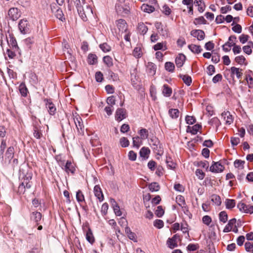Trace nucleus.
Instances as JSON below:
<instances>
[{"label": "nucleus", "instance_id": "17", "mask_svg": "<svg viewBox=\"0 0 253 253\" xmlns=\"http://www.w3.org/2000/svg\"><path fill=\"white\" fill-rule=\"evenodd\" d=\"M14 154V147L13 146L9 147L5 153V162L7 161L8 163H11V160L13 158Z\"/></svg>", "mask_w": 253, "mask_h": 253}, {"label": "nucleus", "instance_id": "37", "mask_svg": "<svg viewBox=\"0 0 253 253\" xmlns=\"http://www.w3.org/2000/svg\"><path fill=\"white\" fill-rule=\"evenodd\" d=\"M141 8L142 11L147 13H151L155 10L154 6L145 3L142 5Z\"/></svg>", "mask_w": 253, "mask_h": 253}, {"label": "nucleus", "instance_id": "64", "mask_svg": "<svg viewBox=\"0 0 253 253\" xmlns=\"http://www.w3.org/2000/svg\"><path fill=\"white\" fill-rule=\"evenodd\" d=\"M233 147L237 146L240 142V139L238 137H232L230 140Z\"/></svg>", "mask_w": 253, "mask_h": 253}, {"label": "nucleus", "instance_id": "24", "mask_svg": "<svg viewBox=\"0 0 253 253\" xmlns=\"http://www.w3.org/2000/svg\"><path fill=\"white\" fill-rule=\"evenodd\" d=\"M182 3L187 6L188 13L191 15L193 14V0H182Z\"/></svg>", "mask_w": 253, "mask_h": 253}, {"label": "nucleus", "instance_id": "32", "mask_svg": "<svg viewBox=\"0 0 253 253\" xmlns=\"http://www.w3.org/2000/svg\"><path fill=\"white\" fill-rule=\"evenodd\" d=\"M211 201L215 205L219 206L221 204V200L219 196L216 194H212L211 197Z\"/></svg>", "mask_w": 253, "mask_h": 253}, {"label": "nucleus", "instance_id": "61", "mask_svg": "<svg viewBox=\"0 0 253 253\" xmlns=\"http://www.w3.org/2000/svg\"><path fill=\"white\" fill-rule=\"evenodd\" d=\"M203 222L209 226L212 221L211 217L209 215H205L202 218Z\"/></svg>", "mask_w": 253, "mask_h": 253}, {"label": "nucleus", "instance_id": "5", "mask_svg": "<svg viewBox=\"0 0 253 253\" xmlns=\"http://www.w3.org/2000/svg\"><path fill=\"white\" fill-rule=\"evenodd\" d=\"M30 25L26 19H21L20 20L18 24V28L20 32L23 34H26L29 33Z\"/></svg>", "mask_w": 253, "mask_h": 253}, {"label": "nucleus", "instance_id": "40", "mask_svg": "<svg viewBox=\"0 0 253 253\" xmlns=\"http://www.w3.org/2000/svg\"><path fill=\"white\" fill-rule=\"evenodd\" d=\"M87 62L90 65H93L97 62V57L95 54H89L87 58Z\"/></svg>", "mask_w": 253, "mask_h": 253}, {"label": "nucleus", "instance_id": "7", "mask_svg": "<svg viewBox=\"0 0 253 253\" xmlns=\"http://www.w3.org/2000/svg\"><path fill=\"white\" fill-rule=\"evenodd\" d=\"M224 166L220 162H213L212 165L210 167V171L214 172L219 173L222 172L224 169Z\"/></svg>", "mask_w": 253, "mask_h": 253}, {"label": "nucleus", "instance_id": "8", "mask_svg": "<svg viewBox=\"0 0 253 253\" xmlns=\"http://www.w3.org/2000/svg\"><path fill=\"white\" fill-rule=\"evenodd\" d=\"M221 119L226 125H231L234 121V117L229 111H225L221 114Z\"/></svg>", "mask_w": 253, "mask_h": 253}, {"label": "nucleus", "instance_id": "22", "mask_svg": "<svg viewBox=\"0 0 253 253\" xmlns=\"http://www.w3.org/2000/svg\"><path fill=\"white\" fill-rule=\"evenodd\" d=\"M202 126L199 124H196L193 126H188L186 129L187 132L192 134H196L201 129Z\"/></svg>", "mask_w": 253, "mask_h": 253}, {"label": "nucleus", "instance_id": "18", "mask_svg": "<svg viewBox=\"0 0 253 253\" xmlns=\"http://www.w3.org/2000/svg\"><path fill=\"white\" fill-rule=\"evenodd\" d=\"M116 24L120 31L122 32L127 30V24L124 19H120L116 21Z\"/></svg>", "mask_w": 253, "mask_h": 253}, {"label": "nucleus", "instance_id": "23", "mask_svg": "<svg viewBox=\"0 0 253 253\" xmlns=\"http://www.w3.org/2000/svg\"><path fill=\"white\" fill-rule=\"evenodd\" d=\"M74 122L78 130L83 132L84 126L82 118L80 116H76L74 118Z\"/></svg>", "mask_w": 253, "mask_h": 253}, {"label": "nucleus", "instance_id": "38", "mask_svg": "<svg viewBox=\"0 0 253 253\" xmlns=\"http://www.w3.org/2000/svg\"><path fill=\"white\" fill-rule=\"evenodd\" d=\"M245 162L241 160H236L234 162V167L239 170H242L244 168Z\"/></svg>", "mask_w": 253, "mask_h": 253}, {"label": "nucleus", "instance_id": "55", "mask_svg": "<svg viewBox=\"0 0 253 253\" xmlns=\"http://www.w3.org/2000/svg\"><path fill=\"white\" fill-rule=\"evenodd\" d=\"M100 48L104 52H107L111 50V46L108 45L107 43H103L99 45Z\"/></svg>", "mask_w": 253, "mask_h": 253}, {"label": "nucleus", "instance_id": "6", "mask_svg": "<svg viewBox=\"0 0 253 253\" xmlns=\"http://www.w3.org/2000/svg\"><path fill=\"white\" fill-rule=\"evenodd\" d=\"M176 202L181 207L185 214H188V209L186 206L184 197L181 195H178L176 197Z\"/></svg>", "mask_w": 253, "mask_h": 253}, {"label": "nucleus", "instance_id": "46", "mask_svg": "<svg viewBox=\"0 0 253 253\" xmlns=\"http://www.w3.org/2000/svg\"><path fill=\"white\" fill-rule=\"evenodd\" d=\"M114 211L117 216H121L122 214V211L120 210L119 206L118 205L115 201L112 204Z\"/></svg>", "mask_w": 253, "mask_h": 253}, {"label": "nucleus", "instance_id": "62", "mask_svg": "<svg viewBox=\"0 0 253 253\" xmlns=\"http://www.w3.org/2000/svg\"><path fill=\"white\" fill-rule=\"evenodd\" d=\"M164 213V210L162 206H158L155 211V214L158 217H161Z\"/></svg>", "mask_w": 253, "mask_h": 253}, {"label": "nucleus", "instance_id": "11", "mask_svg": "<svg viewBox=\"0 0 253 253\" xmlns=\"http://www.w3.org/2000/svg\"><path fill=\"white\" fill-rule=\"evenodd\" d=\"M127 116L126 110L123 108H119L116 110L115 114L116 120L120 122L125 119Z\"/></svg>", "mask_w": 253, "mask_h": 253}, {"label": "nucleus", "instance_id": "48", "mask_svg": "<svg viewBox=\"0 0 253 253\" xmlns=\"http://www.w3.org/2000/svg\"><path fill=\"white\" fill-rule=\"evenodd\" d=\"M104 63L109 67L113 66V59L109 56H105L103 58Z\"/></svg>", "mask_w": 253, "mask_h": 253}, {"label": "nucleus", "instance_id": "19", "mask_svg": "<svg viewBox=\"0 0 253 253\" xmlns=\"http://www.w3.org/2000/svg\"><path fill=\"white\" fill-rule=\"evenodd\" d=\"M186 59V56L182 53L179 54L176 57L175 62L177 67H181Z\"/></svg>", "mask_w": 253, "mask_h": 253}, {"label": "nucleus", "instance_id": "20", "mask_svg": "<svg viewBox=\"0 0 253 253\" xmlns=\"http://www.w3.org/2000/svg\"><path fill=\"white\" fill-rule=\"evenodd\" d=\"M157 67L155 64L152 62H148L146 65V70L147 73L150 76H154L156 74Z\"/></svg>", "mask_w": 253, "mask_h": 253}, {"label": "nucleus", "instance_id": "3", "mask_svg": "<svg viewBox=\"0 0 253 253\" xmlns=\"http://www.w3.org/2000/svg\"><path fill=\"white\" fill-rule=\"evenodd\" d=\"M83 13H81V10H80L81 16L84 21L87 20V17L93 14L91 6L86 3H83Z\"/></svg>", "mask_w": 253, "mask_h": 253}, {"label": "nucleus", "instance_id": "28", "mask_svg": "<svg viewBox=\"0 0 253 253\" xmlns=\"http://www.w3.org/2000/svg\"><path fill=\"white\" fill-rule=\"evenodd\" d=\"M189 49L194 53L199 54L200 53L202 49L200 45H198L194 44H191L188 45Z\"/></svg>", "mask_w": 253, "mask_h": 253}, {"label": "nucleus", "instance_id": "10", "mask_svg": "<svg viewBox=\"0 0 253 253\" xmlns=\"http://www.w3.org/2000/svg\"><path fill=\"white\" fill-rule=\"evenodd\" d=\"M8 15L11 19L14 21L17 20L20 17L21 13L17 8L13 7L9 9Z\"/></svg>", "mask_w": 253, "mask_h": 253}, {"label": "nucleus", "instance_id": "31", "mask_svg": "<svg viewBox=\"0 0 253 253\" xmlns=\"http://www.w3.org/2000/svg\"><path fill=\"white\" fill-rule=\"evenodd\" d=\"M235 61L238 64L241 65H247L248 62L245 57L243 55L237 56L235 58Z\"/></svg>", "mask_w": 253, "mask_h": 253}, {"label": "nucleus", "instance_id": "14", "mask_svg": "<svg viewBox=\"0 0 253 253\" xmlns=\"http://www.w3.org/2000/svg\"><path fill=\"white\" fill-rule=\"evenodd\" d=\"M84 230L85 233L86 239L90 244H92L94 241V237L93 235L91 229L88 226L84 228Z\"/></svg>", "mask_w": 253, "mask_h": 253}, {"label": "nucleus", "instance_id": "42", "mask_svg": "<svg viewBox=\"0 0 253 253\" xmlns=\"http://www.w3.org/2000/svg\"><path fill=\"white\" fill-rule=\"evenodd\" d=\"M138 30L141 34L144 35L147 33L148 28L144 23H140L138 25Z\"/></svg>", "mask_w": 253, "mask_h": 253}, {"label": "nucleus", "instance_id": "51", "mask_svg": "<svg viewBox=\"0 0 253 253\" xmlns=\"http://www.w3.org/2000/svg\"><path fill=\"white\" fill-rule=\"evenodd\" d=\"M132 140L133 146L138 149L142 144V141L140 140L139 137L138 136L134 137Z\"/></svg>", "mask_w": 253, "mask_h": 253}, {"label": "nucleus", "instance_id": "2", "mask_svg": "<svg viewBox=\"0 0 253 253\" xmlns=\"http://www.w3.org/2000/svg\"><path fill=\"white\" fill-rule=\"evenodd\" d=\"M237 208L242 212L247 214H252L253 213V206L251 205H247L242 202H240L238 204Z\"/></svg>", "mask_w": 253, "mask_h": 253}, {"label": "nucleus", "instance_id": "33", "mask_svg": "<svg viewBox=\"0 0 253 253\" xmlns=\"http://www.w3.org/2000/svg\"><path fill=\"white\" fill-rule=\"evenodd\" d=\"M150 153V150L148 148L143 147L140 149V155L141 157L146 159L148 158Z\"/></svg>", "mask_w": 253, "mask_h": 253}, {"label": "nucleus", "instance_id": "15", "mask_svg": "<svg viewBox=\"0 0 253 253\" xmlns=\"http://www.w3.org/2000/svg\"><path fill=\"white\" fill-rule=\"evenodd\" d=\"M93 192L95 196L100 202H102L104 200V195L99 185L94 186Z\"/></svg>", "mask_w": 253, "mask_h": 253}, {"label": "nucleus", "instance_id": "13", "mask_svg": "<svg viewBox=\"0 0 253 253\" xmlns=\"http://www.w3.org/2000/svg\"><path fill=\"white\" fill-rule=\"evenodd\" d=\"M190 35L194 38H196L198 40L202 41L204 39L205 34L202 30H193L190 32Z\"/></svg>", "mask_w": 253, "mask_h": 253}, {"label": "nucleus", "instance_id": "26", "mask_svg": "<svg viewBox=\"0 0 253 253\" xmlns=\"http://www.w3.org/2000/svg\"><path fill=\"white\" fill-rule=\"evenodd\" d=\"M172 89L168 84H165L163 86L162 93L166 97H169L172 94Z\"/></svg>", "mask_w": 253, "mask_h": 253}, {"label": "nucleus", "instance_id": "9", "mask_svg": "<svg viewBox=\"0 0 253 253\" xmlns=\"http://www.w3.org/2000/svg\"><path fill=\"white\" fill-rule=\"evenodd\" d=\"M236 222V219L235 218L230 219L228 221V224L224 228L223 231L224 233H227L232 230L233 232H236L238 229L235 225Z\"/></svg>", "mask_w": 253, "mask_h": 253}, {"label": "nucleus", "instance_id": "52", "mask_svg": "<svg viewBox=\"0 0 253 253\" xmlns=\"http://www.w3.org/2000/svg\"><path fill=\"white\" fill-rule=\"evenodd\" d=\"M149 188L152 192L158 191L160 189V186L158 183L153 182L149 185Z\"/></svg>", "mask_w": 253, "mask_h": 253}, {"label": "nucleus", "instance_id": "43", "mask_svg": "<svg viewBox=\"0 0 253 253\" xmlns=\"http://www.w3.org/2000/svg\"><path fill=\"white\" fill-rule=\"evenodd\" d=\"M76 199L77 201L80 204L84 202V196L81 190H79L76 193Z\"/></svg>", "mask_w": 253, "mask_h": 253}, {"label": "nucleus", "instance_id": "53", "mask_svg": "<svg viewBox=\"0 0 253 253\" xmlns=\"http://www.w3.org/2000/svg\"><path fill=\"white\" fill-rule=\"evenodd\" d=\"M120 143L122 147H126L129 145V141L127 138L123 137L120 140Z\"/></svg>", "mask_w": 253, "mask_h": 253}, {"label": "nucleus", "instance_id": "45", "mask_svg": "<svg viewBox=\"0 0 253 253\" xmlns=\"http://www.w3.org/2000/svg\"><path fill=\"white\" fill-rule=\"evenodd\" d=\"M183 82L187 85H190L192 83L191 77L188 75H180Z\"/></svg>", "mask_w": 253, "mask_h": 253}, {"label": "nucleus", "instance_id": "44", "mask_svg": "<svg viewBox=\"0 0 253 253\" xmlns=\"http://www.w3.org/2000/svg\"><path fill=\"white\" fill-rule=\"evenodd\" d=\"M165 69L169 72H173L175 69V66L172 62H167L165 64Z\"/></svg>", "mask_w": 253, "mask_h": 253}, {"label": "nucleus", "instance_id": "58", "mask_svg": "<svg viewBox=\"0 0 253 253\" xmlns=\"http://www.w3.org/2000/svg\"><path fill=\"white\" fill-rule=\"evenodd\" d=\"M107 103L108 105L111 106L113 107V105L116 103L115 97L114 96L112 95L109 96L107 99Z\"/></svg>", "mask_w": 253, "mask_h": 253}, {"label": "nucleus", "instance_id": "57", "mask_svg": "<svg viewBox=\"0 0 253 253\" xmlns=\"http://www.w3.org/2000/svg\"><path fill=\"white\" fill-rule=\"evenodd\" d=\"M194 23L195 25L197 24H203L206 23V20L205 19L204 17L200 16L198 18H197L195 19Z\"/></svg>", "mask_w": 253, "mask_h": 253}, {"label": "nucleus", "instance_id": "34", "mask_svg": "<svg viewBox=\"0 0 253 253\" xmlns=\"http://www.w3.org/2000/svg\"><path fill=\"white\" fill-rule=\"evenodd\" d=\"M195 4L198 6V11L200 12H202L204 11L205 8V5L203 0H195Z\"/></svg>", "mask_w": 253, "mask_h": 253}, {"label": "nucleus", "instance_id": "30", "mask_svg": "<svg viewBox=\"0 0 253 253\" xmlns=\"http://www.w3.org/2000/svg\"><path fill=\"white\" fill-rule=\"evenodd\" d=\"M245 80L249 88H253V78L250 74H246L245 77Z\"/></svg>", "mask_w": 253, "mask_h": 253}, {"label": "nucleus", "instance_id": "35", "mask_svg": "<svg viewBox=\"0 0 253 253\" xmlns=\"http://www.w3.org/2000/svg\"><path fill=\"white\" fill-rule=\"evenodd\" d=\"M179 113V111L177 109H170L169 110V114L172 119H177Z\"/></svg>", "mask_w": 253, "mask_h": 253}, {"label": "nucleus", "instance_id": "50", "mask_svg": "<svg viewBox=\"0 0 253 253\" xmlns=\"http://www.w3.org/2000/svg\"><path fill=\"white\" fill-rule=\"evenodd\" d=\"M167 244L171 249H173L177 246V242L173 238H169L167 241Z\"/></svg>", "mask_w": 253, "mask_h": 253}, {"label": "nucleus", "instance_id": "27", "mask_svg": "<svg viewBox=\"0 0 253 253\" xmlns=\"http://www.w3.org/2000/svg\"><path fill=\"white\" fill-rule=\"evenodd\" d=\"M136 71V69H134L133 72L130 73V81L133 86H135V85L137 84L139 79L137 75Z\"/></svg>", "mask_w": 253, "mask_h": 253}, {"label": "nucleus", "instance_id": "25", "mask_svg": "<svg viewBox=\"0 0 253 253\" xmlns=\"http://www.w3.org/2000/svg\"><path fill=\"white\" fill-rule=\"evenodd\" d=\"M32 178V176L30 173H27L24 178L22 183L26 186L27 189L30 188L32 186V182L31 181Z\"/></svg>", "mask_w": 253, "mask_h": 253}, {"label": "nucleus", "instance_id": "54", "mask_svg": "<svg viewBox=\"0 0 253 253\" xmlns=\"http://www.w3.org/2000/svg\"><path fill=\"white\" fill-rule=\"evenodd\" d=\"M139 134L140 135L141 139H145L147 138L148 136V131L145 128H142L140 130Z\"/></svg>", "mask_w": 253, "mask_h": 253}, {"label": "nucleus", "instance_id": "63", "mask_svg": "<svg viewBox=\"0 0 253 253\" xmlns=\"http://www.w3.org/2000/svg\"><path fill=\"white\" fill-rule=\"evenodd\" d=\"M245 248L247 252H251L253 250V243L250 242H247L245 244Z\"/></svg>", "mask_w": 253, "mask_h": 253}, {"label": "nucleus", "instance_id": "59", "mask_svg": "<svg viewBox=\"0 0 253 253\" xmlns=\"http://www.w3.org/2000/svg\"><path fill=\"white\" fill-rule=\"evenodd\" d=\"M164 222L160 219H156L154 221V226L157 228L160 229L164 226Z\"/></svg>", "mask_w": 253, "mask_h": 253}, {"label": "nucleus", "instance_id": "16", "mask_svg": "<svg viewBox=\"0 0 253 253\" xmlns=\"http://www.w3.org/2000/svg\"><path fill=\"white\" fill-rule=\"evenodd\" d=\"M46 108L49 114L51 115H54L56 111V108L54 104L50 100L46 99L45 100Z\"/></svg>", "mask_w": 253, "mask_h": 253}, {"label": "nucleus", "instance_id": "49", "mask_svg": "<svg viewBox=\"0 0 253 253\" xmlns=\"http://www.w3.org/2000/svg\"><path fill=\"white\" fill-rule=\"evenodd\" d=\"M236 205L234 200L227 199L225 202V205L227 209H230L233 208Z\"/></svg>", "mask_w": 253, "mask_h": 253}, {"label": "nucleus", "instance_id": "36", "mask_svg": "<svg viewBox=\"0 0 253 253\" xmlns=\"http://www.w3.org/2000/svg\"><path fill=\"white\" fill-rule=\"evenodd\" d=\"M19 90L22 96L26 97L28 92V89L24 83H21L19 86Z\"/></svg>", "mask_w": 253, "mask_h": 253}, {"label": "nucleus", "instance_id": "29", "mask_svg": "<svg viewBox=\"0 0 253 253\" xmlns=\"http://www.w3.org/2000/svg\"><path fill=\"white\" fill-rule=\"evenodd\" d=\"M160 10L162 13L167 16L170 15L172 13L171 8L166 4H164L161 8Z\"/></svg>", "mask_w": 253, "mask_h": 253}, {"label": "nucleus", "instance_id": "47", "mask_svg": "<svg viewBox=\"0 0 253 253\" xmlns=\"http://www.w3.org/2000/svg\"><path fill=\"white\" fill-rule=\"evenodd\" d=\"M219 218L220 222L225 223L228 220V215L226 211H222L219 214Z\"/></svg>", "mask_w": 253, "mask_h": 253}, {"label": "nucleus", "instance_id": "12", "mask_svg": "<svg viewBox=\"0 0 253 253\" xmlns=\"http://www.w3.org/2000/svg\"><path fill=\"white\" fill-rule=\"evenodd\" d=\"M76 164L71 161H67L64 168L65 171L68 173L74 174L76 171Z\"/></svg>", "mask_w": 253, "mask_h": 253}, {"label": "nucleus", "instance_id": "56", "mask_svg": "<svg viewBox=\"0 0 253 253\" xmlns=\"http://www.w3.org/2000/svg\"><path fill=\"white\" fill-rule=\"evenodd\" d=\"M133 55L136 58H140L142 55V52L141 48L138 47H135L133 51Z\"/></svg>", "mask_w": 253, "mask_h": 253}, {"label": "nucleus", "instance_id": "60", "mask_svg": "<svg viewBox=\"0 0 253 253\" xmlns=\"http://www.w3.org/2000/svg\"><path fill=\"white\" fill-rule=\"evenodd\" d=\"M195 174L198 178L201 180L203 179L205 176V173L202 170L200 169H197L196 170Z\"/></svg>", "mask_w": 253, "mask_h": 253}, {"label": "nucleus", "instance_id": "41", "mask_svg": "<svg viewBox=\"0 0 253 253\" xmlns=\"http://www.w3.org/2000/svg\"><path fill=\"white\" fill-rule=\"evenodd\" d=\"M153 48L155 50H159L162 49L163 50H165L167 49L166 44L165 42H158L155 45H154Z\"/></svg>", "mask_w": 253, "mask_h": 253}, {"label": "nucleus", "instance_id": "39", "mask_svg": "<svg viewBox=\"0 0 253 253\" xmlns=\"http://www.w3.org/2000/svg\"><path fill=\"white\" fill-rule=\"evenodd\" d=\"M31 218L38 224V222L40 221L42 218V214L40 212L38 211L33 212L32 214Z\"/></svg>", "mask_w": 253, "mask_h": 253}, {"label": "nucleus", "instance_id": "21", "mask_svg": "<svg viewBox=\"0 0 253 253\" xmlns=\"http://www.w3.org/2000/svg\"><path fill=\"white\" fill-rule=\"evenodd\" d=\"M230 71L231 76L235 75L238 79L241 78L243 75V69L239 68L232 67Z\"/></svg>", "mask_w": 253, "mask_h": 253}, {"label": "nucleus", "instance_id": "1", "mask_svg": "<svg viewBox=\"0 0 253 253\" xmlns=\"http://www.w3.org/2000/svg\"><path fill=\"white\" fill-rule=\"evenodd\" d=\"M115 8L117 12L123 15L128 14L130 9L129 3L125 0H118Z\"/></svg>", "mask_w": 253, "mask_h": 253}, {"label": "nucleus", "instance_id": "4", "mask_svg": "<svg viewBox=\"0 0 253 253\" xmlns=\"http://www.w3.org/2000/svg\"><path fill=\"white\" fill-rule=\"evenodd\" d=\"M236 37L235 36H231L228 41L222 45V49L225 52H228L231 50V47L236 44Z\"/></svg>", "mask_w": 253, "mask_h": 253}]
</instances>
